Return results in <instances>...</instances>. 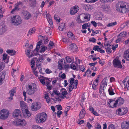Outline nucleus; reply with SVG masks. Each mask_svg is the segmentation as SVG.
Returning <instances> with one entry per match:
<instances>
[{
    "label": "nucleus",
    "mask_w": 129,
    "mask_h": 129,
    "mask_svg": "<svg viewBox=\"0 0 129 129\" xmlns=\"http://www.w3.org/2000/svg\"><path fill=\"white\" fill-rule=\"evenodd\" d=\"M47 47L45 46H42L40 51V52L43 53L47 49Z\"/></svg>",
    "instance_id": "44"
},
{
    "label": "nucleus",
    "mask_w": 129,
    "mask_h": 129,
    "mask_svg": "<svg viewBox=\"0 0 129 129\" xmlns=\"http://www.w3.org/2000/svg\"><path fill=\"white\" fill-rule=\"evenodd\" d=\"M54 45V44L52 41H50L49 43V47L50 48H51Z\"/></svg>",
    "instance_id": "50"
},
{
    "label": "nucleus",
    "mask_w": 129,
    "mask_h": 129,
    "mask_svg": "<svg viewBox=\"0 0 129 129\" xmlns=\"http://www.w3.org/2000/svg\"><path fill=\"white\" fill-rule=\"evenodd\" d=\"M26 93L29 95L34 94L37 90L36 84L35 83L28 84L26 87Z\"/></svg>",
    "instance_id": "2"
},
{
    "label": "nucleus",
    "mask_w": 129,
    "mask_h": 129,
    "mask_svg": "<svg viewBox=\"0 0 129 129\" xmlns=\"http://www.w3.org/2000/svg\"><path fill=\"white\" fill-rule=\"evenodd\" d=\"M11 20L13 25L16 26H18L21 24L22 21L21 17L18 15L11 17Z\"/></svg>",
    "instance_id": "5"
},
{
    "label": "nucleus",
    "mask_w": 129,
    "mask_h": 129,
    "mask_svg": "<svg viewBox=\"0 0 129 129\" xmlns=\"http://www.w3.org/2000/svg\"><path fill=\"white\" fill-rule=\"evenodd\" d=\"M70 47L71 50L74 51L76 50L77 48L76 45L74 43L70 45Z\"/></svg>",
    "instance_id": "26"
},
{
    "label": "nucleus",
    "mask_w": 129,
    "mask_h": 129,
    "mask_svg": "<svg viewBox=\"0 0 129 129\" xmlns=\"http://www.w3.org/2000/svg\"><path fill=\"white\" fill-rule=\"evenodd\" d=\"M6 74V72L3 71L0 73V77L5 79Z\"/></svg>",
    "instance_id": "36"
},
{
    "label": "nucleus",
    "mask_w": 129,
    "mask_h": 129,
    "mask_svg": "<svg viewBox=\"0 0 129 129\" xmlns=\"http://www.w3.org/2000/svg\"><path fill=\"white\" fill-rule=\"evenodd\" d=\"M46 78L42 76H41L39 78V80L41 83L43 85H45V80H46Z\"/></svg>",
    "instance_id": "24"
},
{
    "label": "nucleus",
    "mask_w": 129,
    "mask_h": 129,
    "mask_svg": "<svg viewBox=\"0 0 129 129\" xmlns=\"http://www.w3.org/2000/svg\"><path fill=\"white\" fill-rule=\"evenodd\" d=\"M116 114L118 115H120L123 114L121 112V110L120 108L116 110Z\"/></svg>",
    "instance_id": "45"
},
{
    "label": "nucleus",
    "mask_w": 129,
    "mask_h": 129,
    "mask_svg": "<svg viewBox=\"0 0 129 129\" xmlns=\"http://www.w3.org/2000/svg\"><path fill=\"white\" fill-rule=\"evenodd\" d=\"M77 64L74 63H72L71 64V68L73 70H75L76 69V67Z\"/></svg>",
    "instance_id": "42"
},
{
    "label": "nucleus",
    "mask_w": 129,
    "mask_h": 129,
    "mask_svg": "<svg viewBox=\"0 0 129 129\" xmlns=\"http://www.w3.org/2000/svg\"><path fill=\"white\" fill-rule=\"evenodd\" d=\"M113 63L114 67L115 68H121L122 67L121 63L119 60V58L118 57H116V58L113 60Z\"/></svg>",
    "instance_id": "7"
},
{
    "label": "nucleus",
    "mask_w": 129,
    "mask_h": 129,
    "mask_svg": "<svg viewBox=\"0 0 129 129\" xmlns=\"http://www.w3.org/2000/svg\"><path fill=\"white\" fill-rule=\"evenodd\" d=\"M89 110L95 116H99V114L95 111L94 110L93 108L91 106H90L89 108Z\"/></svg>",
    "instance_id": "19"
},
{
    "label": "nucleus",
    "mask_w": 129,
    "mask_h": 129,
    "mask_svg": "<svg viewBox=\"0 0 129 129\" xmlns=\"http://www.w3.org/2000/svg\"><path fill=\"white\" fill-rule=\"evenodd\" d=\"M31 107L32 110L36 111L40 109L41 106L38 102H35L32 104Z\"/></svg>",
    "instance_id": "8"
},
{
    "label": "nucleus",
    "mask_w": 129,
    "mask_h": 129,
    "mask_svg": "<svg viewBox=\"0 0 129 129\" xmlns=\"http://www.w3.org/2000/svg\"><path fill=\"white\" fill-rule=\"evenodd\" d=\"M25 14L24 18L25 19L27 20L30 18L31 16L30 14L26 11Z\"/></svg>",
    "instance_id": "27"
},
{
    "label": "nucleus",
    "mask_w": 129,
    "mask_h": 129,
    "mask_svg": "<svg viewBox=\"0 0 129 129\" xmlns=\"http://www.w3.org/2000/svg\"><path fill=\"white\" fill-rule=\"evenodd\" d=\"M20 104L22 111L23 110V109H25L27 108V106L23 101H21L20 102Z\"/></svg>",
    "instance_id": "17"
},
{
    "label": "nucleus",
    "mask_w": 129,
    "mask_h": 129,
    "mask_svg": "<svg viewBox=\"0 0 129 129\" xmlns=\"http://www.w3.org/2000/svg\"><path fill=\"white\" fill-rule=\"evenodd\" d=\"M47 118V115L45 112L38 114L36 116L35 120L37 123H41L45 121Z\"/></svg>",
    "instance_id": "3"
},
{
    "label": "nucleus",
    "mask_w": 129,
    "mask_h": 129,
    "mask_svg": "<svg viewBox=\"0 0 129 129\" xmlns=\"http://www.w3.org/2000/svg\"><path fill=\"white\" fill-rule=\"evenodd\" d=\"M79 10L78 7L75 6L72 8L70 10V13L71 15H74L77 13Z\"/></svg>",
    "instance_id": "11"
},
{
    "label": "nucleus",
    "mask_w": 129,
    "mask_h": 129,
    "mask_svg": "<svg viewBox=\"0 0 129 129\" xmlns=\"http://www.w3.org/2000/svg\"><path fill=\"white\" fill-rule=\"evenodd\" d=\"M116 9L117 12L123 14L129 12V4L125 2L121 4H117L116 6Z\"/></svg>",
    "instance_id": "1"
},
{
    "label": "nucleus",
    "mask_w": 129,
    "mask_h": 129,
    "mask_svg": "<svg viewBox=\"0 0 129 129\" xmlns=\"http://www.w3.org/2000/svg\"><path fill=\"white\" fill-rule=\"evenodd\" d=\"M31 5L32 6H34L36 4V1L35 0H33L31 2Z\"/></svg>",
    "instance_id": "61"
},
{
    "label": "nucleus",
    "mask_w": 129,
    "mask_h": 129,
    "mask_svg": "<svg viewBox=\"0 0 129 129\" xmlns=\"http://www.w3.org/2000/svg\"><path fill=\"white\" fill-rule=\"evenodd\" d=\"M101 125L98 123H97V125L96 127H95V128L96 129H101Z\"/></svg>",
    "instance_id": "64"
},
{
    "label": "nucleus",
    "mask_w": 129,
    "mask_h": 129,
    "mask_svg": "<svg viewBox=\"0 0 129 129\" xmlns=\"http://www.w3.org/2000/svg\"><path fill=\"white\" fill-rule=\"evenodd\" d=\"M9 114V111L5 109H3L0 111V119L4 120L7 118Z\"/></svg>",
    "instance_id": "6"
},
{
    "label": "nucleus",
    "mask_w": 129,
    "mask_h": 129,
    "mask_svg": "<svg viewBox=\"0 0 129 129\" xmlns=\"http://www.w3.org/2000/svg\"><path fill=\"white\" fill-rule=\"evenodd\" d=\"M91 23L95 27H96L97 25V23L95 21H91Z\"/></svg>",
    "instance_id": "62"
},
{
    "label": "nucleus",
    "mask_w": 129,
    "mask_h": 129,
    "mask_svg": "<svg viewBox=\"0 0 129 129\" xmlns=\"http://www.w3.org/2000/svg\"><path fill=\"white\" fill-rule=\"evenodd\" d=\"M65 23H62L59 26L58 29L62 31L63 30V29L65 28Z\"/></svg>",
    "instance_id": "28"
},
{
    "label": "nucleus",
    "mask_w": 129,
    "mask_h": 129,
    "mask_svg": "<svg viewBox=\"0 0 129 129\" xmlns=\"http://www.w3.org/2000/svg\"><path fill=\"white\" fill-rule=\"evenodd\" d=\"M9 56L6 53H4L3 55V60H5V62L6 63H8L9 61Z\"/></svg>",
    "instance_id": "15"
},
{
    "label": "nucleus",
    "mask_w": 129,
    "mask_h": 129,
    "mask_svg": "<svg viewBox=\"0 0 129 129\" xmlns=\"http://www.w3.org/2000/svg\"><path fill=\"white\" fill-rule=\"evenodd\" d=\"M79 67L81 71L83 72L84 71L85 68L83 65H79Z\"/></svg>",
    "instance_id": "57"
},
{
    "label": "nucleus",
    "mask_w": 129,
    "mask_h": 129,
    "mask_svg": "<svg viewBox=\"0 0 129 129\" xmlns=\"http://www.w3.org/2000/svg\"><path fill=\"white\" fill-rule=\"evenodd\" d=\"M90 16L87 14H81L77 17V22L79 23H84L89 21Z\"/></svg>",
    "instance_id": "4"
},
{
    "label": "nucleus",
    "mask_w": 129,
    "mask_h": 129,
    "mask_svg": "<svg viewBox=\"0 0 129 129\" xmlns=\"http://www.w3.org/2000/svg\"><path fill=\"white\" fill-rule=\"evenodd\" d=\"M104 46L105 47L107 46V47H108L109 46L110 47L111 46V45H110L109 43V41L105 42Z\"/></svg>",
    "instance_id": "55"
},
{
    "label": "nucleus",
    "mask_w": 129,
    "mask_h": 129,
    "mask_svg": "<svg viewBox=\"0 0 129 129\" xmlns=\"http://www.w3.org/2000/svg\"><path fill=\"white\" fill-rule=\"evenodd\" d=\"M100 48L99 47V46H94L93 48V50H94L95 51L99 50V49Z\"/></svg>",
    "instance_id": "59"
},
{
    "label": "nucleus",
    "mask_w": 129,
    "mask_h": 129,
    "mask_svg": "<svg viewBox=\"0 0 129 129\" xmlns=\"http://www.w3.org/2000/svg\"><path fill=\"white\" fill-rule=\"evenodd\" d=\"M41 41H40L38 42L37 45V46L36 49L33 51V53H34V54H33V53H32L31 55H30L29 56V57H31L34 55H38V53H37V52L39 50V49L40 48V45H41Z\"/></svg>",
    "instance_id": "9"
},
{
    "label": "nucleus",
    "mask_w": 129,
    "mask_h": 129,
    "mask_svg": "<svg viewBox=\"0 0 129 129\" xmlns=\"http://www.w3.org/2000/svg\"><path fill=\"white\" fill-rule=\"evenodd\" d=\"M16 89L15 88H13L10 91V96H13L14 95V93L15 92Z\"/></svg>",
    "instance_id": "39"
},
{
    "label": "nucleus",
    "mask_w": 129,
    "mask_h": 129,
    "mask_svg": "<svg viewBox=\"0 0 129 129\" xmlns=\"http://www.w3.org/2000/svg\"><path fill=\"white\" fill-rule=\"evenodd\" d=\"M58 91H57V90H54L53 91V93L51 95H53V93L57 95H59L60 94V93H59Z\"/></svg>",
    "instance_id": "56"
},
{
    "label": "nucleus",
    "mask_w": 129,
    "mask_h": 129,
    "mask_svg": "<svg viewBox=\"0 0 129 129\" xmlns=\"http://www.w3.org/2000/svg\"><path fill=\"white\" fill-rule=\"evenodd\" d=\"M124 102V100L123 98L121 97L119 98L115 101V103H114L113 106L115 107H116L118 102H119V105H121Z\"/></svg>",
    "instance_id": "12"
},
{
    "label": "nucleus",
    "mask_w": 129,
    "mask_h": 129,
    "mask_svg": "<svg viewBox=\"0 0 129 129\" xmlns=\"http://www.w3.org/2000/svg\"><path fill=\"white\" fill-rule=\"evenodd\" d=\"M44 97L46 100L47 102L48 103H49L50 102V100L48 94H45L44 95Z\"/></svg>",
    "instance_id": "34"
},
{
    "label": "nucleus",
    "mask_w": 129,
    "mask_h": 129,
    "mask_svg": "<svg viewBox=\"0 0 129 129\" xmlns=\"http://www.w3.org/2000/svg\"><path fill=\"white\" fill-rule=\"evenodd\" d=\"M127 79L126 78H125L124 80L122 81L124 85L126 86H128V89L129 90V80H128L127 81V83L126 82V80Z\"/></svg>",
    "instance_id": "35"
},
{
    "label": "nucleus",
    "mask_w": 129,
    "mask_h": 129,
    "mask_svg": "<svg viewBox=\"0 0 129 129\" xmlns=\"http://www.w3.org/2000/svg\"><path fill=\"white\" fill-rule=\"evenodd\" d=\"M117 23L116 21L114 22L110 23L108 24L107 25L108 27L113 26L117 24Z\"/></svg>",
    "instance_id": "43"
},
{
    "label": "nucleus",
    "mask_w": 129,
    "mask_h": 129,
    "mask_svg": "<svg viewBox=\"0 0 129 129\" xmlns=\"http://www.w3.org/2000/svg\"><path fill=\"white\" fill-rule=\"evenodd\" d=\"M108 129H115V128L113 124L110 125L108 127Z\"/></svg>",
    "instance_id": "63"
},
{
    "label": "nucleus",
    "mask_w": 129,
    "mask_h": 129,
    "mask_svg": "<svg viewBox=\"0 0 129 129\" xmlns=\"http://www.w3.org/2000/svg\"><path fill=\"white\" fill-rule=\"evenodd\" d=\"M6 52L8 54L12 53V54L11 55V56H14L16 53V51L15 50H7L6 51Z\"/></svg>",
    "instance_id": "22"
},
{
    "label": "nucleus",
    "mask_w": 129,
    "mask_h": 129,
    "mask_svg": "<svg viewBox=\"0 0 129 129\" xmlns=\"http://www.w3.org/2000/svg\"><path fill=\"white\" fill-rule=\"evenodd\" d=\"M22 6V3L20 2L18 3L15 5V6L18 8H20V7H21Z\"/></svg>",
    "instance_id": "51"
},
{
    "label": "nucleus",
    "mask_w": 129,
    "mask_h": 129,
    "mask_svg": "<svg viewBox=\"0 0 129 129\" xmlns=\"http://www.w3.org/2000/svg\"><path fill=\"white\" fill-rule=\"evenodd\" d=\"M35 60H34L33 59H32L31 61V67L32 68H33L34 67L35 65Z\"/></svg>",
    "instance_id": "54"
},
{
    "label": "nucleus",
    "mask_w": 129,
    "mask_h": 129,
    "mask_svg": "<svg viewBox=\"0 0 129 129\" xmlns=\"http://www.w3.org/2000/svg\"><path fill=\"white\" fill-rule=\"evenodd\" d=\"M47 20L49 23L51 27H53V23L51 18L50 16H48V17L47 15Z\"/></svg>",
    "instance_id": "23"
},
{
    "label": "nucleus",
    "mask_w": 129,
    "mask_h": 129,
    "mask_svg": "<svg viewBox=\"0 0 129 129\" xmlns=\"http://www.w3.org/2000/svg\"><path fill=\"white\" fill-rule=\"evenodd\" d=\"M32 128L33 129H42L41 127L37 125H33Z\"/></svg>",
    "instance_id": "49"
},
{
    "label": "nucleus",
    "mask_w": 129,
    "mask_h": 129,
    "mask_svg": "<svg viewBox=\"0 0 129 129\" xmlns=\"http://www.w3.org/2000/svg\"><path fill=\"white\" fill-rule=\"evenodd\" d=\"M21 112L18 109L15 110L13 113V116L14 117H17L20 115Z\"/></svg>",
    "instance_id": "14"
},
{
    "label": "nucleus",
    "mask_w": 129,
    "mask_h": 129,
    "mask_svg": "<svg viewBox=\"0 0 129 129\" xmlns=\"http://www.w3.org/2000/svg\"><path fill=\"white\" fill-rule=\"evenodd\" d=\"M42 63V61H40L38 59L36 62V67H38V68H39V67H41V64Z\"/></svg>",
    "instance_id": "41"
},
{
    "label": "nucleus",
    "mask_w": 129,
    "mask_h": 129,
    "mask_svg": "<svg viewBox=\"0 0 129 129\" xmlns=\"http://www.w3.org/2000/svg\"><path fill=\"white\" fill-rule=\"evenodd\" d=\"M39 37H42V39H43L44 40V42L45 44H46L48 43V40L47 37H46V38H44L43 36L41 35H40Z\"/></svg>",
    "instance_id": "46"
},
{
    "label": "nucleus",
    "mask_w": 129,
    "mask_h": 129,
    "mask_svg": "<svg viewBox=\"0 0 129 129\" xmlns=\"http://www.w3.org/2000/svg\"><path fill=\"white\" fill-rule=\"evenodd\" d=\"M19 119L14 121L12 122L13 124L15 125L19 126Z\"/></svg>",
    "instance_id": "37"
},
{
    "label": "nucleus",
    "mask_w": 129,
    "mask_h": 129,
    "mask_svg": "<svg viewBox=\"0 0 129 129\" xmlns=\"http://www.w3.org/2000/svg\"><path fill=\"white\" fill-rule=\"evenodd\" d=\"M20 8H17L15 6V7L11 11V13L13 14L15 12L20 10Z\"/></svg>",
    "instance_id": "33"
},
{
    "label": "nucleus",
    "mask_w": 129,
    "mask_h": 129,
    "mask_svg": "<svg viewBox=\"0 0 129 129\" xmlns=\"http://www.w3.org/2000/svg\"><path fill=\"white\" fill-rule=\"evenodd\" d=\"M26 125V122L24 119H19V126H24Z\"/></svg>",
    "instance_id": "18"
},
{
    "label": "nucleus",
    "mask_w": 129,
    "mask_h": 129,
    "mask_svg": "<svg viewBox=\"0 0 129 129\" xmlns=\"http://www.w3.org/2000/svg\"><path fill=\"white\" fill-rule=\"evenodd\" d=\"M89 26V25L88 23H85L82 25V28L83 29H86Z\"/></svg>",
    "instance_id": "53"
},
{
    "label": "nucleus",
    "mask_w": 129,
    "mask_h": 129,
    "mask_svg": "<svg viewBox=\"0 0 129 129\" xmlns=\"http://www.w3.org/2000/svg\"><path fill=\"white\" fill-rule=\"evenodd\" d=\"M124 57L126 59L127 61H129V50H127L124 52Z\"/></svg>",
    "instance_id": "20"
},
{
    "label": "nucleus",
    "mask_w": 129,
    "mask_h": 129,
    "mask_svg": "<svg viewBox=\"0 0 129 129\" xmlns=\"http://www.w3.org/2000/svg\"><path fill=\"white\" fill-rule=\"evenodd\" d=\"M45 58V55H42L39 58L38 60H39L40 61H41L43 62V61H44Z\"/></svg>",
    "instance_id": "38"
},
{
    "label": "nucleus",
    "mask_w": 129,
    "mask_h": 129,
    "mask_svg": "<svg viewBox=\"0 0 129 129\" xmlns=\"http://www.w3.org/2000/svg\"><path fill=\"white\" fill-rule=\"evenodd\" d=\"M62 112L61 111H57V113H56L57 116L58 117H60V115L62 114Z\"/></svg>",
    "instance_id": "60"
},
{
    "label": "nucleus",
    "mask_w": 129,
    "mask_h": 129,
    "mask_svg": "<svg viewBox=\"0 0 129 129\" xmlns=\"http://www.w3.org/2000/svg\"><path fill=\"white\" fill-rule=\"evenodd\" d=\"M6 31L5 28L2 25L0 26V34L2 35Z\"/></svg>",
    "instance_id": "29"
},
{
    "label": "nucleus",
    "mask_w": 129,
    "mask_h": 129,
    "mask_svg": "<svg viewBox=\"0 0 129 129\" xmlns=\"http://www.w3.org/2000/svg\"><path fill=\"white\" fill-rule=\"evenodd\" d=\"M104 88L103 87V86L101 85L99 90V92L100 93L104 92Z\"/></svg>",
    "instance_id": "52"
},
{
    "label": "nucleus",
    "mask_w": 129,
    "mask_h": 129,
    "mask_svg": "<svg viewBox=\"0 0 129 129\" xmlns=\"http://www.w3.org/2000/svg\"><path fill=\"white\" fill-rule=\"evenodd\" d=\"M66 59L67 62L69 63H71L73 59H71L69 57L67 56L66 57Z\"/></svg>",
    "instance_id": "48"
},
{
    "label": "nucleus",
    "mask_w": 129,
    "mask_h": 129,
    "mask_svg": "<svg viewBox=\"0 0 129 129\" xmlns=\"http://www.w3.org/2000/svg\"><path fill=\"white\" fill-rule=\"evenodd\" d=\"M121 127L123 129H129V122L125 121L122 122Z\"/></svg>",
    "instance_id": "13"
},
{
    "label": "nucleus",
    "mask_w": 129,
    "mask_h": 129,
    "mask_svg": "<svg viewBox=\"0 0 129 129\" xmlns=\"http://www.w3.org/2000/svg\"><path fill=\"white\" fill-rule=\"evenodd\" d=\"M67 35L69 38H71L72 39H73L74 38V36L73 34L71 32H68L67 33Z\"/></svg>",
    "instance_id": "31"
},
{
    "label": "nucleus",
    "mask_w": 129,
    "mask_h": 129,
    "mask_svg": "<svg viewBox=\"0 0 129 129\" xmlns=\"http://www.w3.org/2000/svg\"><path fill=\"white\" fill-rule=\"evenodd\" d=\"M23 110L22 111L23 116L25 118H28L31 115V113L28 110L27 108Z\"/></svg>",
    "instance_id": "10"
},
{
    "label": "nucleus",
    "mask_w": 129,
    "mask_h": 129,
    "mask_svg": "<svg viewBox=\"0 0 129 129\" xmlns=\"http://www.w3.org/2000/svg\"><path fill=\"white\" fill-rule=\"evenodd\" d=\"M106 79L103 80L101 84V85L103 87H106L107 85V82L106 81Z\"/></svg>",
    "instance_id": "32"
},
{
    "label": "nucleus",
    "mask_w": 129,
    "mask_h": 129,
    "mask_svg": "<svg viewBox=\"0 0 129 129\" xmlns=\"http://www.w3.org/2000/svg\"><path fill=\"white\" fill-rule=\"evenodd\" d=\"M89 41L90 42L94 43L96 42V40L94 38H92L89 39Z\"/></svg>",
    "instance_id": "58"
},
{
    "label": "nucleus",
    "mask_w": 129,
    "mask_h": 129,
    "mask_svg": "<svg viewBox=\"0 0 129 129\" xmlns=\"http://www.w3.org/2000/svg\"><path fill=\"white\" fill-rule=\"evenodd\" d=\"M35 30L36 29L35 28H33L30 29L28 32V34L27 35V36H28L29 35H31L32 34L34 33Z\"/></svg>",
    "instance_id": "25"
},
{
    "label": "nucleus",
    "mask_w": 129,
    "mask_h": 129,
    "mask_svg": "<svg viewBox=\"0 0 129 129\" xmlns=\"http://www.w3.org/2000/svg\"><path fill=\"white\" fill-rule=\"evenodd\" d=\"M105 49H106V52L108 54H110L112 52L111 49L112 47H105Z\"/></svg>",
    "instance_id": "40"
},
{
    "label": "nucleus",
    "mask_w": 129,
    "mask_h": 129,
    "mask_svg": "<svg viewBox=\"0 0 129 129\" xmlns=\"http://www.w3.org/2000/svg\"><path fill=\"white\" fill-rule=\"evenodd\" d=\"M61 93L62 94V96L61 98L62 99H64L66 97V95L68 93L67 92L66 90L64 88H62L61 89Z\"/></svg>",
    "instance_id": "16"
},
{
    "label": "nucleus",
    "mask_w": 129,
    "mask_h": 129,
    "mask_svg": "<svg viewBox=\"0 0 129 129\" xmlns=\"http://www.w3.org/2000/svg\"><path fill=\"white\" fill-rule=\"evenodd\" d=\"M114 89L112 87H109L108 89V92L109 94L110 95H113L115 94L113 92Z\"/></svg>",
    "instance_id": "30"
},
{
    "label": "nucleus",
    "mask_w": 129,
    "mask_h": 129,
    "mask_svg": "<svg viewBox=\"0 0 129 129\" xmlns=\"http://www.w3.org/2000/svg\"><path fill=\"white\" fill-rule=\"evenodd\" d=\"M4 63L3 62L0 63V72L2 71L4 68Z\"/></svg>",
    "instance_id": "47"
},
{
    "label": "nucleus",
    "mask_w": 129,
    "mask_h": 129,
    "mask_svg": "<svg viewBox=\"0 0 129 129\" xmlns=\"http://www.w3.org/2000/svg\"><path fill=\"white\" fill-rule=\"evenodd\" d=\"M85 111L84 109H82L79 115L80 118L82 119L85 116Z\"/></svg>",
    "instance_id": "21"
}]
</instances>
